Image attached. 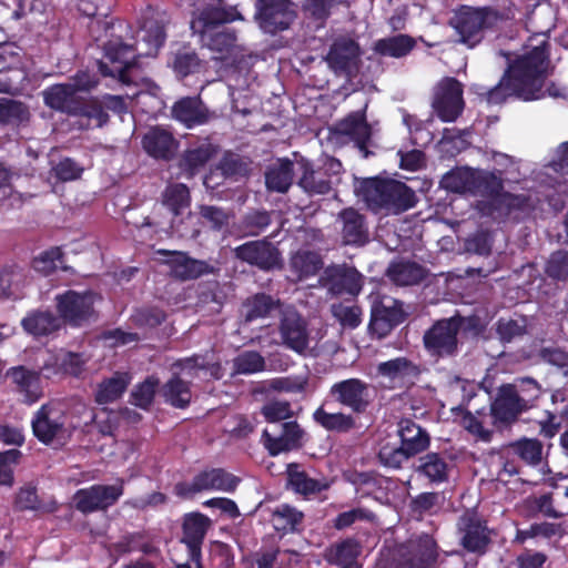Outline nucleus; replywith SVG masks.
Segmentation results:
<instances>
[{
    "label": "nucleus",
    "instance_id": "obj_1",
    "mask_svg": "<svg viewBox=\"0 0 568 568\" xmlns=\"http://www.w3.org/2000/svg\"><path fill=\"white\" fill-rule=\"evenodd\" d=\"M544 36L545 39L538 45L508 64L496 85L480 93L489 104L504 103L510 97L523 101H535L544 97L546 63L550 51L548 32Z\"/></svg>",
    "mask_w": 568,
    "mask_h": 568
},
{
    "label": "nucleus",
    "instance_id": "obj_2",
    "mask_svg": "<svg viewBox=\"0 0 568 568\" xmlns=\"http://www.w3.org/2000/svg\"><path fill=\"white\" fill-rule=\"evenodd\" d=\"M166 41V20L148 19L143 26V36L136 45L128 43L120 34L111 33L103 42L104 60H98V70L102 77L131 83L130 71L138 67L140 57H156Z\"/></svg>",
    "mask_w": 568,
    "mask_h": 568
},
{
    "label": "nucleus",
    "instance_id": "obj_3",
    "mask_svg": "<svg viewBox=\"0 0 568 568\" xmlns=\"http://www.w3.org/2000/svg\"><path fill=\"white\" fill-rule=\"evenodd\" d=\"M327 397L337 405L351 410L328 413L320 406L313 413L314 422L327 432L346 434L357 427L355 415L366 414L374 403L373 386L358 377L335 382L328 389Z\"/></svg>",
    "mask_w": 568,
    "mask_h": 568
},
{
    "label": "nucleus",
    "instance_id": "obj_4",
    "mask_svg": "<svg viewBox=\"0 0 568 568\" xmlns=\"http://www.w3.org/2000/svg\"><path fill=\"white\" fill-rule=\"evenodd\" d=\"M479 333L480 321L477 316H463L458 312L450 317L436 320L423 334V347L435 362L452 359L460 351L459 332Z\"/></svg>",
    "mask_w": 568,
    "mask_h": 568
},
{
    "label": "nucleus",
    "instance_id": "obj_5",
    "mask_svg": "<svg viewBox=\"0 0 568 568\" xmlns=\"http://www.w3.org/2000/svg\"><path fill=\"white\" fill-rule=\"evenodd\" d=\"M358 195L373 212L399 214L417 203L415 191L405 182L389 178H366L359 183Z\"/></svg>",
    "mask_w": 568,
    "mask_h": 568
},
{
    "label": "nucleus",
    "instance_id": "obj_6",
    "mask_svg": "<svg viewBox=\"0 0 568 568\" xmlns=\"http://www.w3.org/2000/svg\"><path fill=\"white\" fill-rule=\"evenodd\" d=\"M438 545L428 534H422L396 545L382 554L378 568H434L438 559Z\"/></svg>",
    "mask_w": 568,
    "mask_h": 568
},
{
    "label": "nucleus",
    "instance_id": "obj_7",
    "mask_svg": "<svg viewBox=\"0 0 568 568\" xmlns=\"http://www.w3.org/2000/svg\"><path fill=\"white\" fill-rule=\"evenodd\" d=\"M500 19V12L490 7L462 6L452 17L449 24L458 36V42L473 49L484 40L486 31L494 29Z\"/></svg>",
    "mask_w": 568,
    "mask_h": 568
},
{
    "label": "nucleus",
    "instance_id": "obj_8",
    "mask_svg": "<svg viewBox=\"0 0 568 568\" xmlns=\"http://www.w3.org/2000/svg\"><path fill=\"white\" fill-rule=\"evenodd\" d=\"M54 303L62 326L79 328L94 317V298L90 291L67 290L54 296Z\"/></svg>",
    "mask_w": 568,
    "mask_h": 568
},
{
    "label": "nucleus",
    "instance_id": "obj_9",
    "mask_svg": "<svg viewBox=\"0 0 568 568\" xmlns=\"http://www.w3.org/2000/svg\"><path fill=\"white\" fill-rule=\"evenodd\" d=\"M300 173L297 185L308 195H326L332 191V179L342 171V163L335 158H327L322 165L305 158L296 161Z\"/></svg>",
    "mask_w": 568,
    "mask_h": 568
},
{
    "label": "nucleus",
    "instance_id": "obj_10",
    "mask_svg": "<svg viewBox=\"0 0 568 568\" xmlns=\"http://www.w3.org/2000/svg\"><path fill=\"white\" fill-rule=\"evenodd\" d=\"M234 257L262 272H272L283 267L282 253L267 239L245 242L233 248Z\"/></svg>",
    "mask_w": 568,
    "mask_h": 568
},
{
    "label": "nucleus",
    "instance_id": "obj_11",
    "mask_svg": "<svg viewBox=\"0 0 568 568\" xmlns=\"http://www.w3.org/2000/svg\"><path fill=\"white\" fill-rule=\"evenodd\" d=\"M124 493V480L118 479L113 485L94 484L81 488L73 496L77 510L87 515L94 511H105L114 506Z\"/></svg>",
    "mask_w": 568,
    "mask_h": 568
},
{
    "label": "nucleus",
    "instance_id": "obj_12",
    "mask_svg": "<svg viewBox=\"0 0 568 568\" xmlns=\"http://www.w3.org/2000/svg\"><path fill=\"white\" fill-rule=\"evenodd\" d=\"M255 9V20L270 34L287 30L296 18L295 6L291 0H257Z\"/></svg>",
    "mask_w": 568,
    "mask_h": 568
},
{
    "label": "nucleus",
    "instance_id": "obj_13",
    "mask_svg": "<svg viewBox=\"0 0 568 568\" xmlns=\"http://www.w3.org/2000/svg\"><path fill=\"white\" fill-rule=\"evenodd\" d=\"M457 534L460 546L468 552L476 555L486 554L491 544L490 529L487 521L476 511L464 513L457 521Z\"/></svg>",
    "mask_w": 568,
    "mask_h": 568
},
{
    "label": "nucleus",
    "instance_id": "obj_14",
    "mask_svg": "<svg viewBox=\"0 0 568 568\" xmlns=\"http://www.w3.org/2000/svg\"><path fill=\"white\" fill-rule=\"evenodd\" d=\"M406 317L403 302L392 297H383L376 300L372 305L368 329L373 336L381 339L400 325Z\"/></svg>",
    "mask_w": 568,
    "mask_h": 568
},
{
    "label": "nucleus",
    "instance_id": "obj_15",
    "mask_svg": "<svg viewBox=\"0 0 568 568\" xmlns=\"http://www.w3.org/2000/svg\"><path fill=\"white\" fill-rule=\"evenodd\" d=\"M361 53L357 41L351 37L341 36L331 44L325 60L336 74L351 78L358 71Z\"/></svg>",
    "mask_w": 568,
    "mask_h": 568
},
{
    "label": "nucleus",
    "instance_id": "obj_16",
    "mask_svg": "<svg viewBox=\"0 0 568 568\" xmlns=\"http://www.w3.org/2000/svg\"><path fill=\"white\" fill-rule=\"evenodd\" d=\"M210 525V518L201 513H191L184 517L181 542L186 546L187 558L195 568H206L202 558V546Z\"/></svg>",
    "mask_w": 568,
    "mask_h": 568
},
{
    "label": "nucleus",
    "instance_id": "obj_17",
    "mask_svg": "<svg viewBox=\"0 0 568 568\" xmlns=\"http://www.w3.org/2000/svg\"><path fill=\"white\" fill-rule=\"evenodd\" d=\"M463 85L455 78H445L437 88L433 108L443 122H454L463 112Z\"/></svg>",
    "mask_w": 568,
    "mask_h": 568
},
{
    "label": "nucleus",
    "instance_id": "obj_18",
    "mask_svg": "<svg viewBox=\"0 0 568 568\" xmlns=\"http://www.w3.org/2000/svg\"><path fill=\"white\" fill-rule=\"evenodd\" d=\"M65 416L63 412L52 403L43 404L31 420L34 437L44 445L62 436L64 433Z\"/></svg>",
    "mask_w": 568,
    "mask_h": 568
},
{
    "label": "nucleus",
    "instance_id": "obj_19",
    "mask_svg": "<svg viewBox=\"0 0 568 568\" xmlns=\"http://www.w3.org/2000/svg\"><path fill=\"white\" fill-rule=\"evenodd\" d=\"M524 413L527 412L520 405L513 390L506 383L501 384L490 403V416L494 427L498 430L509 429L519 420Z\"/></svg>",
    "mask_w": 568,
    "mask_h": 568
},
{
    "label": "nucleus",
    "instance_id": "obj_20",
    "mask_svg": "<svg viewBox=\"0 0 568 568\" xmlns=\"http://www.w3.org/2000/svg\"><path fill=\"white\" fill-rule=\"evenodd\" d=\"M278 333L283 346L300 355L305 354L310 344V334L306 321L297 311L286 310L283 312Z\"/></svg>",
    "mask_w": 568,
    "mask_h": 568
},
{
    "label": "nucleus",
    "instance_id": "obj_21",
    "mask_svg": "<svg viewBox=\"0 0 568 568\" xmlns=\"http://www.w3.org/2000/svg\"><path fill=\"white\" fill-rule=\"evenodd\" d=\"M242 16L235 7L225 6L223 0L203 6L191 21L194 33L204 34L219 26L241 20Z\"/></svg>",
    "mask_w": 568,
    "mask_h": 568
},
{
    "label": "nucleus",
    "instance_id": "obj_22",
    "mask_svg": "<svg viewBox=\"0 0 568 568\" xmlns=\"http://www.w3.org/2000/svg\"><path fill=\"white\" fill-rule=\"evenodd\" d=\"M141 145L150 158L170 162L175 158L180 142L169 129L154 125L143 134Z\"/></svg>",
    "mask_w": 568,
    "mask_h": 568
},
{
    "label": "nucleus",
    "instance_id": "obj_23",
    "mask_svg": "<svg viewBox=\"0 0 568 568\" xmlns=\"http://www.w3.org/2000/svg\"><path fill=\"white\" fill-rule=\"evenodd\" d=\"M115 0H79V12L88 18H91L88 29L94 40L99 41L102 37L101 31H104L105 37L110 39V34L114 33L115 26L111 20H108L113 8Z\"/></svg>",
    "mask_w": 568,
    "mask_h": 568
},
{
    "label": "nucleus",
    "instance_id": "obj_24",
    "mask_svg": "<svg viewBox=\"0 0 568 568\" xmlns=\"http://www.w3.org/2000/svg\"><path fill=\"white\" fill-rule=\"evenodd\" d=\"M341 223V236L344 245L364 246L369 242L366 216L354 207H345L337 214Z\"/></svg>",
    "mask_w": 568,
    "mask_h": 568
},
{
    "label": "nucleus",
    "instance_id": "obj_25",
    "mask_svg": "<svg viewBox=\"0 0 568 568\" xmlns=\"http://www.w3.org/2000/svg\"><path fill=\"white\" fill-rule=\"evenodd\" d=\"M160 254L170 256L168 264L171 274L181 281L196 280L203 275L214 274L216 268L206 261L190 257L184 252L160 251Z\"/></svg>",
    "mask_w": 568,
    "mask_h": 568
},
{
    "label": "nucleus",
    "instance_id": "obj_26",
    "mask_svg": "<svg viewBox=\"0 0 568 568\" xmlns=\"http://www.w3.org/2000/svg\"><path fill=\"white\" fill-rule=\"evenodd\" d=\"M554 490L528 500L529 508L546 518L560 519L568 516V486L552 484Z\"/></svg>",
    "mask_w": 568,
    "mask_h": 568
},
{
    "label": "nucleus",
    "instance_id": "obj_27",
    "mask_svg": "<svg viewBox=\"0 0 568 568\" xmlns=\"http://www.w3.org/2000/svg\"><path fill=\"white\" fill-rule=\"evenodd\" d=\"M14 385V392L22 396L24 404L31 405L42 397L40 373L19 365L7 371Z\"/></svg>",
    "mask_w": 568,
    "mask_h": 568
},
{
    "label": "nucleus",
    "instance_id": "obj_28",
    "mask_svg": "<svg viewBox=\"0 0 568 568\" xmlns=\"http://www.w3.org/2000/svg\"><path fill=\"white\" fill-rule=\"evenodd\" d=\"M43 102L51 110L74 116L83 97L79 95L69 83L48 87L43 92Z\"/></svg>",
    "mask_w": 568,
    "mask_h": 568
},
{
    "label": "nucleus",
    "instance_id": "obj_29",
    "mask_svg": "<svg viewBox=\"0 0 568 568\" xmlns=\"http://www.w3.org/2000/svg\"><path fill=\"white\" fill-rule=\"evenodd\" d=\"M172 116L187 129H192L206 124L211 113L199 97H184L173 104Z\"/></svg>",
    "mask_w": 568,
    "mask_h": 568
},
{
    "label": "nucleus",
    "instance_id": "obj_30",
    "mask_svg": "<svg viewBox=\"0 0 568 568\" xmlns=\"http://www.w3.org/2000/svg\"><path fill=\"white\" fill-rule=\"evenodd\" d=\"M168 65L178 79L183 80L199 73L203 69V61L191 44L182 43L171 49Z\"/></svg>",
    "mask_w": 568,
    "mask_h": 568
},
{
    "label": "nucleus",
    "instance_id": "obj_31",
    "mask_svg": "<svg viewBox=\"0 0 568 568\" xmlns=\"http://www.w3.org/2000/svg\"><path fill=\"white\" fill-rule=\"evenodd\" d=\"M328 291L337 296L357 295L362 290V275L354 267L334 266L326 271Z\"/></svg>",
    "mask_w": 568,
    "mask_h": 568
},
{
    "label": "nucleus",
    "instance_id": "obj_32",
    "mask_svg": "<svg viewBox=\"0 0 568 568\" xmlns=\"http://www.w3.org/2000/svg\"><path fill=\"white\" fill-rule=\"evenodd\" d=\"M336 130L339 134L349 136L364 152L365 158L371 153L367 150V144L372 138V128L366 120V115L362 111H355L349 113L343 120H341Z\"/></svg>",
    "mask_w": 568,
    "mask_h": 568
},
{
    "label": "nucleus",
    "instance_id": "obj_33",
    "mask_svg": "<svg viewBox=\"0 0 568 568\" xmlns=\"http://www.w3.org/2000/svg\"><path fill=\"white\" fill-rule=\"evenodd\" d=\"M400 446L412 456L427 450L430 445L428 432L410 418H402L397 425Z\"/></svg>",
    "mask_w": 568,
    "mask_h": 568
},
{
    "label": "nucleus",
    "instance_id": "obj_34",
    "mask_svg": "<svg viewBox=\"0 0 568 568\" xmlns=\"http://www.w3.org/2000/svg\"><path fill=\"white\" fill-rule=\"evenodd\" d=\"M362 554V545L355 538H345L329 545L323 554L324 560L331 566L362 567L358 557Z\"/></svg>",
    "mask_w": 568,
    "mask_h": 568
},
{
    "label": "nucleus",
    "instance_id": "obj_35",
    "mask_svg": "<svg viewBox=\"0 0 568 568\" xmlns=\"http://www.w3.org/2000/svg\"><path fill=\"white\" fill-rule=\"evenodd\" d=\"M21 326L27 334L34 338L48 337L63 327L58 315L49 310L29 312L22 318Z\"/></svg>",
    "mask_w": 568,
    "mask_h": 568
},
{
    "label": "nucleus",
    "instance_id": "obj_36",
    "mask_svg": "<svg viewBox=\"0 0 568 568\" xmlns=\"http://www.w3.org/2000/svg\"><path fill=\"white\" fill-rule=\"evenodd\" d=\"M386 275L396 285L412 286L423 282L428 271L426 267L414 261H398L389 264Z\"/></svg>",
    "mask_w": 568,
    "mask_h": 568
},
{
    "label": "nucleus",
    "instance_id": "obj_37",
    "mask_svg": "<svg viewBox=\"0 0 568 568\" xmlns=\"http://www.w3.org/2000/svg\"><path fill=\"white\" fill-rule=\"evenodd\" d=\"M376 372L382 377L400 382L416 379L422 373L419 365L405 356L381 362L376 367Z\"/></svg>",
    "mask_w": 568,
    "mask_h": 568
},
{
    "label": "nucleus",
    "instance_id": "obj_38",
    "mask_svg": "<svg viewBox=\"0 0 568 568\" xmlns=\"http://www.w3.org/2000/svg\"><path fill=\"white\" fill-rule=\"evenodd\" d=\"M163 400L178 409H185L192 400L191 382H186L174 373L160 389Z\"/></svg>",
    "mask_w": 568,
    "mask_h": 568
},
{
    "label": "nucleus",
    "instance_id": "obj_39",
    "mask_svg": "<svg viewBox=\"0 0 568 568\" xmlns=\"http://www.w3.org/2000/svg\"><path fill=\"white\" fill-rule=\"evenodd\" d=\"M303 511L290 504H281L271 514L273 528L281 535L300 532L303 529Z\"/></svg>",
    "mask_w": 568,
    "mask_h": 568
},
{
    "label": "nucleus",
    "instance_id": "obj_40",
    "mask_svg": "<svg viewBox=\"0 0 568 568\" xmlns=\"http://www.w3.org/2000/svg\"><path fill=\"white\" fill-rule=\"evenodd\" d=\"M197 475L199 487L204 490H221L234 493L241 479L226 471L224 468H211L200 471Z\"/></svg>",
    "mask_w": 568,
    "mask_h": 568
},
{
    "label": "nucleus",
    "instance_id": "obj_41",
    "mask_svg": "<svg viewBox=\"0 0 568 568\" xmlns=\"http://www.w3.org/2000/svg\"><path fill=\"white\" fill-rule=\"evenodd\" d=\"M416 473L432 484H443L448 480L449 465L443 454L429 452L418 458Z\"/></svg>",
    "mask_w": 568,
    "mask_h": 568
},
{
    "label": "nucleus",
    "instance_id": "obj_42",
    "mask_svg": "<svg viewBox=\"0 0 568 568\" xmlns=\"http://www.w3.org/2000/svg\"><path fill=\"white\" fill-rule=\"evenodd\" d=\"M216 154V148L211 143H202L195 148L186 149L179 160L180 170L192 178L202 170Z\"/></svg>",
    "mask_w": 568,
    "mask_h": 568
},
{
    "label": "nucleus",
    "instance_id": "obj_43",
    "mask_svg": "<svg viewBox=\"0 0 568 568\" xmlns=\"http://www.w3.org/2000/svg\"><path fill=\"white\" fill-rule=\"evenodd\" d=\"M287 485L293 491L303 496H310L328 489L329 484L311 478L306 471L300 469V465H287Z\"/></svg>",
    "mask_w": 568,
    "mask_h": 568
},
{
    "label": "nucleus",
    "instance_id": "obj_44",
    "mask_svg": "<svg viewBox=\"0 0 568 568\" xmlns=\"http://www.w3.org/2000/svg\"><path fill=\"white\" fill-rule=\"evenodd\" d=\"M507 450L530 467H538L544 460V444L538 438L521 437L509 443Z\"/></svg>",
    "mask_w": 568,
    "mask_h": 568
},
{
    "label": "nucleus",
    "instance_id": "obj_45",
    "mask_svg": "<svg viewBox=\"0 0 568 568\" xmlns=\"http://www.w3.org/2000/svg\"><path fill=\"white\" fill-rule=\"evenodd\" d=\"M131 383V375L126 372H115L110 378L103 379L94 395L99 405H105L118 400Z\"/></svg>",
    "mask_w": 568,
    "mask_h": 568
},
{
    "label": "nucleus",
    "instance_id": "obj_46",
    "mask_svg": "<svg viewBox=\"0 0 568 568\" xmlns=\"http://www.w3.org/2000/svg\"><path fill=\"white\" fill-rule=\"evenodd\" d=\"M294 163L287 159H278L265 172V184L270 191L285 193L293 183Z\"/></svg>",
    "mask_w": 568,
    "mask_h": 568
},
{
    "label": "nucleus",
    "instance_id": "obj_47",
    "mask_svg": "<svg viewBox=\"0 0 568 568\" xmlns=\"http://www.w3.org/2000/svg\"><path fill=\"white\" fill-rule=\"evenodd\" d=\"M504 190V179L501 171H486L474 169V183L471 187L473 195L497 199Z\"/></svg>",
    "mask_w": 568,
    "mask_h": 568
},
{
    "label": "nucleus",
    "instance_id": "obj_48",
    "mask_svg": "<svg viewBox=\"0 0 568 568\" xmlns=\"http://www.w3.org/2000/svg\"><path fill=\"white\" fill-rule=\"evenodd\" d=\"M272 223V213L264 209H250L236 224V230L243 236H258Z\"/></svg>",
    "mask_w": 568,
    "mask_h": 568
},
{
    "label": "nucleus",
    "instance_id": "obj_49",
    "mask_svg": "<svg viewBox=\"0 0 568 568\" xmlns=\"http://www.w3.org/2000/svg\"><path fill=\"white\" fill-rule=\"evenodd\" d=\"M14 508L19 511L34 510L44 514H53L59 509L57 500L51 499L48 503H43L37 493L36 487H21L16 494L13 501Z\"/></svg>",
    "mask_w": 568,
    "mask_h": 568
},
{
    "label": "nucleus",
    "instance_id": "obj_50",
    "mask_svg": "<svg viewBox=\"0 0 568 568\" xmlns=\"http://www.w3.org/2000/svg\"><path fill=\"white\" fill-rule=\"evenodd\" d=\"M416 41L408 34H396L375 42L374 51L383 57L403 58L415 48Z\"/></svg>",
    "mask_w": 568,
    "mask_h": 568
},
{
    "label": "nucleus",
    "instance_id": "obj_51",
    "mask_svg": "<svg viewBox=\"0 0 568 568\" xmlns=\"http://www.w3.org/2000/svg\"><path fill=\"white\" fill-rule=\"evenodd\" d=\"M277 302L266 293H256L247 297L242 304V315L246 323L264 318L276 308Z\"/></svg>",
    "mask_w": 568,
    "mask_h": 568
},
{
    "label": "nucleus",
    "instance_id": "obj_52",
    "mask_svg": "<svg viewBox=\"0 0 568 568\" xmlns=\"http://www.w3.org/2000/svg\"><path fill=\"white\" fill-rule=\"evenodd\" d=\"M513 390L518 402L526 412L536 407L537 400L541 396V386L531 377L518 378L514 383H506Z\"/></svg>",
    "mask_w": 568,
    "mask_h": 568
},
{
    "label": "nucleus",
    "instance_id": "obj_53",
    "mask_svg": "<svg viewBox=\"0 0 568 568\" xmlns=\"http://www.w3.org/2000/svg\"><path fill=\"white\" fill-rule=\"evenodd\" d=\"M474 183V169L457 166L446 172L440 180V186L454 193H470Z\"/></svg>",
    "mask_w": 568,
    "mask_h": 568
},
{
    "label": "nucleus",
    "instance_id": "obj_54",
    "mask_svg": "<svg viewBox=\"0 0 568 568\" xmlns=\"http://www.w3.org/2000/svg\"><path fill=\"white\" fill-rule=\"evenodd\" d=\"M290 266L298 280H304L316 275L323 267V261L316 252L303 251L292 256Z\"/></svg>",
    "mask_w": 568,
    "mask_h": 568
},
{
    "label": "nucleus",
    "instance_id": "obj_55",
    "mask_svg": "<svg viewBox=\"0 0 568 568\" xmlns=\"http://www.w3.org/2000/svg\"><path fill=\"white\" fill-rule=\"evenodd\" d=\"M79 109L80 110H78L74 116H79L85 120V124L81 123V128L88 129L92 124H94L97 128H101L109 121V114L103 109L101 101L98 99L82 98Z\"/></svg>",
    "mask_w": 568,
    "mask_h": 568
},
{
    "label": "nucleus",
    "instance_id": "obj_56",
    "mask_svg": "<svg viewBox=\"0 0 568 568\" xmlns=\"http://www.w3.org/2000/svg\"><path fill=\"white\" fill-rule=\"evenodd\" d=\"M495 333L501 344H509L527 334L525 317H499L495 323Z\"/></svg>",
    "mask_w": 568,
    "mask_h": 568
},
{
    "label": "nucleus",
    "instance_id": "obj_57",
    "mask_svg": "<svg viewBox=\"0 0 568 568\" xmlns=\"http://www.w3.org/2000/svg\"><path fill=\"white\" fill-rule=\"evenodd\" d=\"M159 387L160 378L155 375L148 376L134 386L130 394V403L144 410L150 409Z\"/></svg>",
    "mask_w": 568,
    "mask_h": 568
},
{
    "label": "nucleus",
    "instance_id": "obj_58",
    "mask_svg": "<svg viewBox=\"0 0 568 568\" xmlns=\"http://www.w3.org/2000/svg\"><path fill=\"white\" fill-rule=\"evenodd\" d=\"M200 36L205 47L219 53H229L236 42V33L231 29H223L221 31L211 30Z\"/></svg>",
    "mask_w": 568,
    "mask_h": 568
},
{
    "label": "nucleus",
    "instance_id": "obj_59",
    "mask_svg": "<svg viewBox=\"0 0 568 568\" xmlns=\"http://www.w3.org/2000/svg\"><path fill=\"white\" fill-rule=\"evenodd\" d=\"M191 201L190 190L183 183L169 185L163 193V204L174 214L179 215L189 207Z\"/></svg>",
    "mask_w": 568,
    "mask_h": 568
},
{
    "label": "nucleus",
    "instance_id": "obj_60",
    "mask_svg": "<svg viewBox=\"0 0 568 568\" xmlns=\"http://www.w3.org/2000/svg\"><path fill=\"white\" fill-rule=\"evenodd\" d=\"M564 531L562 525L557 523H534L526 529H517L515 541L524 544L528 539L542 537L550 539L554 536H561Z\"/></svg>",
    "mask_w": 568,
    "mask_h": 568
},
{
    "label": "nucleus",
    "instance_id": "obj_61",
    "mask_svg": "<svg viewBox=\"0 0 568 568\" xmlns=\"http://www.w3.org/2000/svg\"><path fill=\"white\" fill-rule=\"evenodd\" d=\"M64 254L59 246L51 247L41 252L32 261V267L44 275H49L58 268L67 270L63 265Z\"/></svg>",
    "mask_w": 568,
    "mask_h": 568
},
{
    "label": "nucleus",
    "instance_id": "obj_62",
    "mask_svg": "<svg viewBox=\"0 0 568 568\" xmlns=\"http://www.w3.org/2000/svg\"><path fill=\"white\" fill-rule=\"evenodd\" d=\"M234 371L237 374H255L265 371V359L256 351H245L233 361Z\"/></svg>",
    "mask_w": 568,
    "mask_h": 568
},
{
    "label": "nucleus",
    "instance_id": "obj_63",
    "mask_svg": "<svg viewBox=\"0 0 568 568\" xmlns=\"http://www.w3.org/2000/svg\"><path fill=\"white\" fill-rule=\"evenodd\" d=\"M545 273L555 281H568V252L564 250L552 252L546 263Z\"/></svg>",
    "mask_w": 568,
    "mask_h": 568
},
{
    "label": "nucleus",
    "instance_id": "obj_64",
    "mask_svg": "<svg viewBox=\"0 0 568 568\" xmlns=\"http://www.w3.org/2000/svg\"><path fill=\"white\" fill-rule=\"evenodd\" d=\"M209 568H234L232 547L223 541H213L209 551Z\"/></svg>",
    "mask_w": 568,
    "mask_h": 568
}]
</instances>
